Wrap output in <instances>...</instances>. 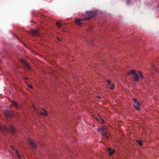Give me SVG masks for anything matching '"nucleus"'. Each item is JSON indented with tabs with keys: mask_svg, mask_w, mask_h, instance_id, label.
<instances>
[{
	"mask_svg": "<svg viewBox=\"0 0 159 159\" xmlns=\"http://www.w3.org/2000/svg\"><path fill=\"white\" fill-rule=\"evenodd\" d=\"M33 109L34 110H35L37 112H38V111L37 110V108L36 107H35L34 106H33Z\"/></svg>",
	"mask_w": 159,
	"mask_h": 159,
	"instance_id": "5701e85b",
	"label": "nucleus"
},
{
	"mask_svg": "<svg viewBox=\"0 0 159 159\" xmlns=\"http://www.w3.org/2000/svg\"><path fill=\"white\" fill-rule=\"evenodd\" d=\"M20 61L23 64L25 65V66L27 68L29 69H30V67L28 64V63H27L25 60L24 59H21L20 60Z\"/></svg>",
	"mask_w": 159,
	"mask_h": 159,
	"instance_id": "39448f33",
	"label": "nucleus"
},
{
	"mask_svg": "<svg viewBox=\"0 0 159 159\" xmlns=\"http://www.w3.org/2000/svg\"><path fill=\"white\" fill-rule=\"evenodd\" d=\"M95 119L101 123H102L104 122V121L101 119H99L98 118H96Z\"/></svg>",
	"mask_w": 159,
	"mask_h": 159,
	"instance_id": "4468645a",
	"label": "nucleus"
},
{
	"mask_svg": "<svg viewBox=\"0 0 159 159\" xmlns=\"http://www.w3.org/2000/svg\"><path fill=\"white\" fill-rule=\"evenodd\" d=\"M15 152H16V155L18 156V158H21V157L19 154L18 151L17 150H15Z\"/></svg>",
	"mask_w": 159,
	"mask_h": 159,
	"instance_id": "2eb2a0df",
	"label": "nucleus"
},
{
	"mask_svg": "<svg viewBox=\"0 0 159 159\" xmlns=\"http://www.w3.org/2000/svg\"><path fill=\"white\" fill-rule=\"evenodd\" d=\"M133 100L135 103H136V104H139V102L137 101V100L136 98H134L133 99Z\"/></svg>",
	"mask_w": 159,
	"mask_h": 159,
	"instance_id": "6ab92c4d",
	"label": "nucleus"
},
{
	"mask_svg": "<svg viewBox=\"0 0 159 159\" xmlns=\"http://www.w3.org/2000/svg\"><path fill=\"white\" fill-rule=\"evenodd\" d=\"M86 13L89 16V17H84L83 19H76L75 20V23L80 25L82 24L81 22L82 21H86L89 20L90 18L93 17L96 14L95 11H88L86 12Z\"/></svg>",
	"mask_w": 159,
	"mask_h": 159,
	"instance_id": "f257e3e1",
	"label": "nucleus"
},
{
	"mask_svg": "<svg viewBox=\"0 0 159 159\" xmlns=\"http://www.w3.org/2000/svg\"><path fill=\"white\" fill-rule=\"evenodd\" d=\"M32 33L33 34H37L38 31L37 30H33L32 31Z\"/></svg>",
	"mask_w": 159,
	"mask_h": 159,
	"instance_id": "f3484780",
	"label": "nucleus"
},
{
	"mask_svg": "<svg viewBox=\"0 0 159 159\" xmlns=\"http://www.w3.org/2000/svg\"><path fill=\"white\" fill-rule=\"evenodd\" d=\"M135 76L134 77V80L135 81H137L139 80V77L137 74H135Z\"/></svg>",
	"mask_w": 159,
	"mask_h": 159,
	"instance_id": "ddd939ff",
	"label": "nucleus"
},
{
	"mask_svg": "<svg viewBox=\"0 0 159 159\" xmlns=\"http://www.w3.org/2000/svg\"><path fill=\"white\" fill-rule=\"evenodd\" d=\"M97 97H98V98H99V99L101 98V97H100V96H97Z\"/></svg>",
	"mask_w": 159,
	"mask_h": 159,
	"instance_id": "a878e982",
	"label": "nucleus"
},
{
	"mask_svg": "<svg viewBox=\"0 0 159 159\" xmlns=\"http://www.w3.org/2000/svg\"><path fill=\"white\" fill-rule=\"evenodd\" d=\"M102 136H105L106 135V133L103 131L101 133Z\"/></svg>",
	"mask_w": 159,
	"mask_h": 159,
	"instance_id": "412c9836",
	"label": "nucleus"
},
{
	"mask_svg": "<svg viewBox=\"0 0 159 159\" xmlns=\"http://www.w3.org/2000/svg\"><path fill=\"white\" fill-rule=\"evenodd\" d=\"M130 1V0H127V2L128 4H129Z\"/></svg>",
	"mask_w": 159,
	"mask_h": 159,
	"instance_id": "b1692460",
	"label": "nucleus"
},
{
	"mask_svg": "<svg viewBox=\"0 0 159 159\" xmlns=\"http://www.w3.org/2000/svg\"><path fill=\"white\" fill-rule=\"evenodd\" d=\"M4 114L7 118L12 117L14 114L10 111L6 110L4 111Z\"/></svg>",
	"mask_w": 159,
	"mask_h": 159,
	"instance_id": "7ed1b4c3",
	"label": "nucleus"
},
{
	"mask_svg": "<svg viewBox=\"0 0 159 159\" xmlns=\"http://www.w3.org/2000/svg\"><path fill=\"white\" fill-rule=\"evenodd\" d=\"M137 142L139 145L141 146L142 145V143L141 140H137Z\"/></svg>",
	"mask_w": 159,
	"mask_h": 159,
	"instance_id": "dca6fc26",
	"label": "nucleus"
},
{
	"mask_svg": "<svg viewBox=\"0 0 159 159\" xmlns=\"http://www.w3.org/2000/svg\"><path fill=\"white\" fill-rule=\"evenodd\" d=\"M114 86L113 84H112L111 85V90H113L114 89Z\"/></svg>",
	"mask_w": 159,
	"mask_h": 159,
	"instance_id": "4be33fe9",
	"label": "nucleus"
},
{
	"mask_svg": "<svg viewBox=\"0 0 159 159\" xmlns=\"http://www.w3.org/2000/svg\"><path fill=\"white\" fill-rule=\"evenodd\" d=\"M107 83L110 86H111V81L110 80H107Z\"/></svg>",
	"mask_w": 159,
	"mask_h": 159,
	"instance_id": "aec40b11",
	"label": "nucleus"
},
{
	"mask_svg": "<svg viewBox=\"0 0 159 159\" xmlns=\"http://www.w3.org/2000/svg\"><path fill=\"white\" fill-rule=\"evenodd\" d=\"M106 137L107 139H108V137L107 136H106Z\"/></svg>",
	"mask_w": 159,
	"mask_h": 159,
	"instance_id": "c85d7f7f",
	"label": "nucleus"
},
{
	"mask_svg": "<svg viewBox=\"0 0 159 159\" xmlns=\"http://www.w3.org/2000/svg\"><path fill=\"white\" fill-rule=\"evenodd\" d=\"M28 87L31 89L32 88V86L31 85H29Z\"/></svg>",
	"mask_w": 159,
	"mask_h": 159,
	"instance_id": "393cba45",
	"label": "nucleus"
},
{
	"mask_svg": "<svg viewBox=\"0 0 159 159\" xmlns=\"http://www.w3.org/2000/svg\"><path fill=\"white\" fill-rule=\"evenodd\" d=\"M137 105H134V107H135V108L138 111H139L140 110V103H139V104H136Z\"/></svg>",
	"mask_w": 159,
	"mask_h": 159,
	"instance_id": "6e6552de",
	"label": "nucleus"
},
{
	"mask_svg": "<svg viewBox=\"0 0 159 159\" xmlns=\"http://www.w3.org/2000/svg\"><path fill=\"white\" fill-rule=\"evenodd\" d=\"M108 151L109 152V155H112L115 152L114 150L113 149L111 150V148H109L108 149Z\"/></svg>",
	"mask_w": 159,
	"mask_h": 159,
	"instance_id": "0eeeda50",
	"label": "nucleus"
},
{
	"mask_svg": "<svg viewBox=\"0 0 159 159\" xmlns=\"http://www.w3.org/2000/svg\"><path fill=\"white\" fill-rule=\"evenodd\" d=\"M14 107L16 108H18L19 107V104L17 102L15 101L12 102V104L11 105V107Z\"/></svg>",
	"mask_w": 159,
	"mask_h": 159,
	"instance_id": "20e7f679",
	"label": "nucleus"
},
{
	"mask_svg": "<svg viewBox=\"0 0 159 159\" xmlns=\"http://www.w3.org/2000/svg\"><path fill=\"white\" fill-rule=\"evenodd\" d=\"M139 77L140 78H143V76L142 75V73H141V72L140 71H139Z\"/></svg>",
	"mask_w": 159,
	"mask_h": 159,
	"instance_id": "a211bd4d",
	"label": "nucleus"
},
{
	"mask_svg": "<svg viewBox=\"0 0 159 159\" xmlns=\"http://www.w3.org/2000/svg\"><path fill=\"white\" fill-rule=\"evenodd\" d=\"M28 141L33 147H35L36 144L31 139H29L28 140Z\"/></svg>",
	"mask_w": 159,
	"mask_h": 159,
	"instance_id": "423d86ee",
	"label": "nucleus"
},
{
	"mask_svg": "<svg viewBox=\"0 0 159 159\" xmlns=\"http://www.w3.org/2000/svg\"><path fill=\"white\" fill-rule=\"evenodd\" d=\"M156 71L157 72H159V70H156Z\"/></svg>",
	"mask_w": 159,
	"mask_h": 159,
	"instance_id": "cd10ccee",
	"label": "nucleus"
},
{
	"mask_svg": "<svg viewBox=\"0 0 159 159\" xmlns=\"http://www.w3.org/2000/svg\"><path fill=\"white\" fill-rule=\"evenodd\" d=\"M56 24L57 26L59 28L61 27L62 26V24L60 21H57L56 23Z\"/></svg>",
	"mask_w": 159,
	"mask_h": 159,
	"instance_id": "1a4fd4ad",
	"label": "nucleus"
},
{
	"mask_svg": "<svg viewBox=\"0 0 159 159\" xmlns=\"http://www.w3.org/2000/svg\"><path fill=\"white\" fill-rule=\"evenodd\" d=\"M97 130L101 134L102 132L103 131V129L102 127H99L98 128Z\"/></svg>",
	"mask_w": 159,
	"mask_h": 159,
	"instance_id": "f8f14e48",
	"label": "nucleus"
},
{
	"mask_svg": "<svg viewBox=\"0 0 159 159\" xmlns=\"http://www.w3.org/2000/svg\"><path fill=\"white\" fill-rule=\"evenodd\" d=\"M6 130L10 131L12 134H14L16 131V129L12 126H11L9 127L7 126H2L0 125V131H5Z\"/></svg>",
	"mask_w": 159,
	"mask_h": 159,
	"instance_id": "f03ea898",
	"label": "nucleus"
},
{
	"mask_svg": "<svg viewBox=\"0 0 159 159\" xmlns=\"http://www.w3.org/2000/svg\"><path fill=\"white\" fill-rule=\"evenodd\" d=\"M44 111L43 112H41L40 113V115L42 116H47L48 115L47 112L46 111Z\"/></svg>",
	"mask_w": 159,
	"mask_h": 159,
	"instance_id": "9d476101",
	"label": "nucleus"
},
{
	"mask_svg": "<svg viewBox=\"0 0 159 159\" xmlns=\"http://www.w3.org/2000/svg\"><path fill=\"white\" fill-rule=\"evenodd\" d=\"M131 74H133L134 75H135V74H136L135 73V71L134 70H131L128 72V74L129 75Z\"/></svg>",
	"mask_w": 159,
	"mask_h": 159,
	"instance_id": "9b49d317",
	"label": "nucleus"
},
{
	"mask_svg": "<svg viewBox=\"0 0 159 159\" xmlns=\"http://www.w3.org/2000/svg\"><path fill=\"white\" fill-rule=\"evenodd\" d=\"M57 39H58V40H59V41H61V40H60V39L59 38H57Z\"/></svg>",
	"mask_w": 159,
	"mask_h": 159,
	"instance_id": "bb28decb",
	"label": "nucleus"
}]
</instances>
